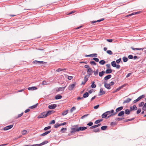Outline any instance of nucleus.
<instances>
[{"label":"nucleus","instance_id":"obj_47","mask_svg":"<svg viewBox=\"0 0 146 146\" xmlns=\"http://www.w3.org/2000/svg\"><path fill=\"white\" fill-rule=\"evenodd\" d=\"M27 130H24L22 131V133L23 135H25L27 133Z\"/></svg>","mask_w":146,"mask_h":146},{"label":"nucleus","instance_id":"obj_23","mask_svg":"<svg viewBox=\"0 0 146 146\" xmlns=\"http://www.w3.org/2000/svg\"><path fill=\"white\" fill-rule=\"evenodd\" d=\"M28 89V90H36L37 89V88L35 87H32L29 88Z\"/></svg>","mask_w":146,"mask_h":146},{"label":"nucleus","instance_id":"obj_50","mask_svg":"<svg viewBox=\"0 0 146 146\" xmlns=\"http://www.w3.org/2000/svg\"><path fill=\"white\" fill-rule=\"evenodd\" d=\"M66 129H67L66 128H63L61 129V131L63 133L64 132V131H66Z\"/></svg>","mask_w":146,"mask_h":146},{"label":"nucleus","instance_id":"obj_52","mask_svg":"<svg viewBox=\"0 0 146 146\" xmlns=\"http://www.w3.org/2000/svg\"><path fill=\"white\" fill-rule=\"evenodd\" d=\"M93 123L92 122H90L87 124V125L89 126H91L93 125Z\"/></svg>","mask_w":146,"mask_h":146},{"label":"nucleus","instance_id":"obj_29","mask_svg":"<svg viewBox=\"0 0 146 146\" xmlns=\"http://www.w3.org/2000/svg\"><path fill=\"white\" fill-rule=\"evenodd\" d=\"M131 48L133 50H143V48H134L132 47H131Z\"/></svg>","mask_w":146,"mask_h":146},{"label":"nucleus","instance_id":"obj_39","mask_svg":"<svg viewBox=\"0 0 146 146\" xmlns=\"http://www.w3.org/2000/svg\"><path fill=\"white\" fill-rule=\"evenodd\" d=\"M107 53L109 54L112 55L113 54V53L112 51L110 50H108L107 51Z\"/></svg>","mask_w":146,"mask_h":146},{"label":"nucleus","instance_id":"obj_22","mask_svg":"<svg viewBox=\"0 0 146 146\" xmlns=\"http://www.w3.org/2000/svg\"><path fill=\"white\" fill-rule=\"evenodd\" d=\"M62 98V96L61 95H57L55 97V99L56 100H58L61 99Z\"/></svg>","mask_w":146,"mask_h":146},{"label":"nucleus","instance_id":"obj_11","mask_svg":"<svg viewBox=\"0 0 146 146\" xmlns=\"http://www.w3.org/2000/svg\"><path fill=\"white\" fill-rule=\"evenodd\" d=\"M78 128H74L72 129V130L71 131V132L72 133H74L76 131H78Z\"/></svg>","mask_w":146,"mask_h":146},{"label":"nucleus","instance_id":"obj_45","mask_svg":"<svg viewBox=\"0 0 146 146\" xmlns=\"http://www.w3.org/2000/svg\"><path fill=\"white\" fill-rule=\"evenodd\" d=\"M75 109H76V108L74 106L73 107H72L71 108V109L70 110V112H73V111L74 110H75Z\"/></svg>","mask_w":146,"mask_h":146},{"label":"nucleus","instance_id":"obj_35","mask_svg":"<svg viewBox=\"0 0 146 146\" xmlns=\"http://www.w3.org/2000/svg\"><path fill=\"white\" fill-rule=\"evenodd\" d=\"M107 127V126H102L101 127V129L102 130H106Z\"/></svg>","mask_w":146,"mask_h":146},{"label":"nucleus","instance_id":"obj_37","mask_svg":"<svg viewBox=\"0 0 146 146\" xmlns=\"http://www.w3.org/2000/svg\"><path fill=\"white\" fill-rule=\"evenodd\" d=\"M37 106V104H36L35 105H33L32 106H30L29 107V108L31 109H33V108H35Z\"/></svg>","mask_w":146,"mask_h":146},{"label":"nucleus","instance_id":"obj_19","mask_svg":"<svg viewBox=\"0 0 146 146\" xmlns=\"http://www.w3.org/2000/svg\"><path fill=\"white\" fill-rule=\"evenodd\" d=\"M104 20V19H101L98 20L97 21H91V23H96L97 22H101V21H103Z\"/></svg>","mask_w":146,"mask_h":146},{"label":"nucleus","instance_id":"obj_57","mask_svg":"<svg viewBox=\"0 0 146 146\" xmlns=\"http://www.w3.org/2000/svg\"><path fill=\"white\" fill-rule=\"evenodd\" d=\"M99 105H98L94 106V109H98V107H99Z\"/></svg>","mask_w":146,"mask_h":146},{"label":"nucleus","instance_id":"obj_17","mask_svg":"<svg viewBox=\"0 0 146 146\" xmlns=\"http://www.w3.org/2000/svg\"><path fill=\"white\" fill-rule=\"evenodd\" d=\"M54 112L53 111H49L46 112V114L47 116L48 115L51 114L52 113H54Z\"/></svg>","mask_w":146,"mask_h":146},{"label":"nucleus","instance_id":"obj_4","mask_svg":"<svg viewBox=\"0 0 146 146\" xmlns=\"http://www.w3.org/2000/svg\"><path fill=\"white\" fill-rule=\"evenodd\" d=\"M13 126V125H11L5 127L3 129L4 130H7L11 128Z\"/></svg>","mask_w":146,"mask_h":146},{"label":"nucleus","instance_id":"obj_64","mask_svg":"<svg viewBox=\"0 0 146 146\" xmlns=\"http://www.w3.org/2000/svg\"><path fill=\"white\" fill-rule=\"evenodd\" d=\"M142 110L144 111H146V107L143 106V107Z\"/></svg>","mask_w":146,"mask_h":146},{"label":"nucleus","instance_id":"obj_54","mask_svg":"<svg viewBox=\"0 0 146 146\" xmlns=\"http://www.w3.org/2000/svg\"><path fill=\"white\" fill-rule=\"evenodd\" d=\"M141 110L140 109H139L138 110H137V114H139V113H140L141 112Z\"/></svg>","mask_w":146,"mask_h":146},{"label":"nucleus","instance_id":"obj_55","mask_svg":"<svg viewBox=\"0 0 146 146\" xmlns=\"http://www.w3.org/2000/svg\"><path fill=\"white\" fill-rule=\"evenodd\" d=\"M128 58L129 59H132L133 58V56L132 55H130L128 56Z\"/></svg>","mask_w":146,"mask_h":146},{"label":"nucleus","instance_id":"obj_21","mask_svg":"<svg viewBox=\"0 0 146 146\" xmlns=\"http://www.w3.org/2000/svg\"><path fill=\"white\" fill-rule=\"evenodd\" d=\"M111 77V75H109L105 77L104 79L105 80H106L110 79Z\"/></svg>","mask_w":146,"mask_h":146},{"label":"nucleus","instance_id":"obj_51","mask_svg":"<svg viewBox=\"0 0 146 146\" xmlns=\"http://www.w3.org/2000/svg\"><path fill=\"white\" fill-rule=\"evenodd\" d=\"M121 60V58H120L119 59L117 60H116V63L118 64L120 62Z\"/></svg>","mask_w":146,"mask_h":146},{"label":"nucleus","instance_id":"obj_31","mask_svg":"<svg viewBox=\"0 0 146 146\" xmlns=\"http://www.w3.org/2000/svg\"><path fill=\"white\" fill-rule=\"evenodd\" d=\"M99 63L100 64L104 65L105 63V61L104 60H102L100 61Z\"/></svg>","mask_w":146,"mask_h":146},{"label":"nucleus","instance_id":"obj_63","mask_svg":"<svg viewBox=\"0 0 146 146\" xmlns=\"http://www.w3.org/2000/svg\"><path fill=\"white\" fill-rule=\"evenodd\" d=\"M84 67L85 68H90V67H89V66L88 65H86L84 66Z\"/></svg>","mask_w":146,"mask_h":146},{"label":"nucleus","instance_id":"obj_13","mask_svg":"<svg viewBox=\"0 0 146 146\" xmlns=\"http://www.w3.org/2000/svg\"><path fill=\"white\" fill-rule=\"evenodd\" d=\"M105 87L108 89H110L111 88L110 84H108L106 83L104 84Z\"/></svg>","mask_w":146,"mask_h":146},{"label":"nucleus","instance_id":"obj_26","mask_svg":"<svg viewBox=\"0 0 146 146\" xmlns=\"http://www.w3.org/2000/svg\"><path fill=\"white\" fill-rule=\"evenodd\" d=\"M105 73V72L104 71H102L99 73V76L100 77H102L103 75Z\"/></svg>","mask_w":146,"mask_h":146},{"label":"nucleus","instance_id":"obj_34","mask_svg":"<svg viewBox=\"0 0 146 146\" xmlns=\"http://www.w3.org/2000/svg\"><path fill=\"white\" fill-rule=\"evenodd\" d=\"M107 115L106 113V112H105L102 115V117L103 118H105L107 117Z\"/></svg>","mask_w":146,"mask_h":146},{"label":"nucleus","instance_id":"obj_43","mask_svg":"<svg viewBox=\"0 0 146 146\" xmlns=\"http://www.w3.org/2000/svg\"><path fill=\"white\" fill-rule=\"evenodd\" d=\"M94 74L96 75L98 74V69H97L96 71H94Z\"/></svg>","mask_w":146,"mask_h":146},{"label":"nucleus","instance_id":"obj_7","mask_svg":"<svg viewBox=\"0 0 146 146\" xmlns=\"http://www.w3.org/2000/svg\"><path fill=\"white\" fill-rule=\"evenodd\" d=\"M87 128L86 127H81L78 128V129L77 130L78 131H83Z\"/></svg>","mask_w":146,"mask_h":146},{"label":"nucleus","instance_id":"obj_59","mask_svg":"<svg viewBox=\"0 0 146 146\" xmlns=\"http://www.w3.org/2000/svg\"><path fill=\"white\" fill-rule=\"evenodd\" d=\"M133 119H134V118H132L131 119H126L125 120V121L127 122L128 121H132V120H133Z\"/></svg>","mask_w":146,"mask_h":146},{"label":"nucleus","instance_id":"obj_27","mask_svg":"<svg viewBox=\"0 0 146 146\" xmlns=\"http://www.w3.org/2000/svg\"><path fill=\"white\" fill-rule=\"evenodd\" d=\"M89 95V94L88 93V92H86L83 94V97L84 98H86V97H88Z\"/></svg>","mask_w":146,"mask_h":146},{"label":"nucleus","instance_id":"obj_1","mask_svg":"<svg viewBox=\"0 0 146 146\" xmlns=\"http://www.w3.org/2000/svg\"><path fill=\"white\" fill-rule=\"evenodd\" d=\"M47 116L46 112H44L42 113L40 115L38 116V118H43Z\"/></svg>","mask_w":146,"mask_h":146},{"label":"nucleus","instance_id":"obj_24","mask_svg":"<svg viewBox=\"0 0 146 146\" xmlns=\"http://www.w3.org/2000/svg\"><path fill=\"white\" fill-rule=\"evenodd\" d=\"M51 132V131H47L45 132V133H44L41 134V136H45V135H47V134H48L49 133H50Z\"/></svg>","mask_w":146,"mask_h":146},{"label":"nucleus","instance_id":"obj_42","mask_svg":"<svg viewBox=\"0 0 146 146\" xmlns=\"http://www.w3.org/2000/svg\"><path fill=\"white\" fill-rule=\"evenodd\" d=\"M144 104V102H142L141 103L139 104V107H141L143 106Z\"/></svg>","mask_w":146,"mask_h":146},{"label":"nucleus","instance_id":"obj_10","mask_svg":"<svg viewBox=\"0 0 146 146\" xmlns=\"http://www.w3.org/2000/svg\"><path fill=\"white\" fill-rule=\"evenodd\" d=\"M125 86H126V84H124V85H122L119 88H117L116 90L115 91H114L113 92H117V91H119V90L121 89V88H122L123 87H124Z\"/></svg>","mask_w":146,"mask_h":146},{"label":"nucleus","instance_id":"obj_30","mask_svg":"<svg viewBox=\"0 0 146 146\" xmlns=\"http://www.w3.org/2000/svg\"><path fill=\"white\" fill-rule=\"evenodd\" d=\"M130 110H129L128 109H126L125 111V113L127 115H129L130 113Z\"/></svg>","mask_w":146,"mask_h":146},{"label":"nucleus","instance_id":"obj_33","mask_svg":"<svg viewBox=\"0 0 146 146\" xmlns=\"http://www.w3.org/2000/svg\"><path fill=\"white\" fill-rule=\"evenodd\" d=\"M68 110H66L63 111L62 113V115H66L68 113Z\"/></svg>","mask_w":146,"mask_h":146},{"label":"nucleus","instance_id":"obj_6","mask_svg":"<svg viewBox=\"0 0 146 146\" xmlns=\"http://www.w3.org/2000/svg\"><path fill=\"white\" fill-rule=\"evenodd\" d=\"M57 106L56 104H53L48 106V108L50 109H54L56 108Z\"/></svg>","mask_w":146,"mask_h":146},{"label":"nucleus","instance_id":"obj_44","mask_svg":"<svg viewBox=\"0 0 146 146\" xmlns=\"http://www.w3.org/2000/svg\"><path fill=\"white\" fill-rule=\"evenodd\" d=\"M100 131V129H96L93 130V131L94 132H97Z\"/></svg>","mask_w":146,"mask_h":146},{"label":"nucleus","instance_id":"obj_28","mask_svg":"<svg viewBox=\"0 0 146 146\" xmlns=\"http://www.w3.org/2000/svg\"><path fill=\"white\" fill-rule=\"evenodd\" d=\"M95 82H92V84L91 85V87L93 88H94L96 87V85L94 84Z\"/></svg>","mask_w":146,"mask_h":146},{"label":"nucleus","instance_id":"obj_40","mask_svg":"<svg viewBox=\"0 0 146 146\" xmlns=\"http://www.w3.org/2000/svg\"><path fill=\"white\" fill-rule=\"evenodd\" d=\"M90 63L92 65H96V63L94 61H91L90 62Z\"/></svg>","mask_w":146,"mask_h":146},{"label":"nucleus","instance_id":"obj_8","mask_svg":"<svg viewBox=\"0 0 146 146\" xmlns=\"http://www.w3.org/2000/svg\"><path fill=\"white\" fill-rule=\"evenodd\" d=\"M93 71L92 68H89L88 69L87 72L89 75H91L92 74V73L93 72Z\"/></svg>","mask_w":146,"mask_h":146},{"label":"nucleus","instance_id":"obj_15","mask_svg":"<svg viewBox=\"0 0 146 146\" xmlns=\"http://www.w3.org/2000/svg\"><path fill=\"white\" fill-rule=\"evenodd\" d=\"M131 100V99L130 98H127L126 100H124L123 103L124 104L129 102Z\"/></svg>","mask_w":146,"mask_h":146},{"label":"nucleus","instance_id":"obj_3","mask_svg":"<svg viewBox=\"0 0 146 146\" xmlns=\"http://www.w3.org/2000/svg\"><path fill=\"white\" fill-rule=\"evenodd\" d=\"M33 63L36 64L40 65L42 64H44L45 62L43 61H39L37 60H35L33 62Z\"/></svg>","mask_w":146,"mask_h":146},{"label":"nucleus","instance_id":"obj_62","mask_svg":"<svg viewBox=\"0 0 146 146\" xmlns=\"http://www.w3.org/2000/svg\"><path fill=\"white\" fill-rule=\"evenodd\" d=\"M106 40L108 42H112V41H113V40L111 39H106Z\"/></svg>","mask_w":146,"mask_h":146},{"label":"nucleus","instance_id":"obj_56","mask_svg":"<svg viewBox=\"0 0 146 146\" xmlns=\"http://www.w3.org/2000/svg\"><path fill=\"white\" fill-rule=\"evenodd\" d=\"M88 78H87L86 77V76H85L84 77V81L85 82H86L88 81Z\"/></svg>","mask_w":146,"mask_h":146},{"label":"nucleus","instance_id":"obj_49","mask_svg":"<svg viewBox=\"0 0 146 146\" xmlns=\"http://www.w3.org/2000/svg\"><path fill=\"white\" fill-rule=\"evenodd\" d=\"M93 60H95L96 62H98L99 61V60L98 58H94L93 59Z\"/></svg>","mask_w":146,"mask_h":146},{"label":"nucleus","instance_id":"obj_2","mask_svg":"<svg viewBox=\"0 0 146 146\" xmlns=\"http://www.w3.org/2000/svg\"><path fill=\"white\" fill-rule=\"evenodd\" d=\"M76 85L75 84H70L68 86V89L69 90H72L75 88Z\"/></svg>","mask_w":146,"mask_h":146},{"label":"nucleus","instance_id":"obj_53","mask_svg":"<svg viewBox=\"0 0 146 146\" xmlns=\"http://www.w3.org/2000/svg\"><path fill=\"white\" fill-rule=\"evenodd\" d=\"M89 115L88 114H86V115H84L83 116H82L81 117V119H84V118H85V117H86L88 115Z\"/></svg>","mask_w":146,"mask_h":146},{"label":"nucleus","instance_id":"obj_46","mask_svg":"<svg viewBox=\"0 0 146 146\" xmlns=\"http://www.w3.org/2000/svg\"><path fill=\"white\" fill-rule=\"evenodd\" d=\"M51 128V127L50 126H48V127H45L44 129V130H47L48 129H49Z\"/></svg>","mask_w":146,"mask_h":146},{"label":"nucleus","instance_id":"obj_36","mask_svg":"<svg viewBox=\"0 0 146 146\" xmlns=\"http://www.w3.org/2000/svg\"><path fill=\"white\" fill-rule=\"evenodd\" d=\"M122 59L124 62H127L128 60L127 58L125 57H123L122 58Z\"/></svg>","mask_w":146,"mask_h":146},{"label":"nucleus","instance_id":"obj_14","mask_svg":"<svg viewBox=\"0 0 146 146\" xmlns=\"http://www.w3.org/2000/svg\"><path fill=\"white\" fill-rule=\"evenodd\" d=\"M86 57H97V54H93L87 55L86 56Z\"/></svg>","mask_w":146,"mask_h":146},{"label":"nucleus","instance_id":"obj_9","mask_svg":"<svg viewBox=\"0 0 146 146\" xmlns=\"http://www.w3.org/2000/svg\"><path fill=\"white\" fill-rule=\"evenodd\" d=\"M105 93V92L103 90L102 88H101L100 89L99 95H102L104 94Z\"/></svg>","mask_w":146,"mask_h":146},{"label":"nucleus","instance_id":"obj_5","mask_svg":"<svg viewBox=\"0 0 146 146\" xmlns=\"http://www.w3.org/2000/svg\"><path fill=\"white\" fill-rule=\"evenodd\" d=\"M130 111L136 110L137 109V108L136 105H134L132 106H131L130 107Z\"/></svg>","mask_w":146,"mask_h":146},{"label":"nucleus","instance_id":"obj_61","mask_svg":"<svg viewBox=\"0 0 146 146\" xmlns=\"http://www.w3.org/2000/svg\"><path fill=\"white\" fill-rule=\"evenodd\" d=\"M124 119V118H118L117 119V120L119 121H121V120H122V119Z\"/></svg>","mask_w":146,"mask_h":146},{"label":"nucleus","instance_id":"obj_25","mask_svg":"<svg viewBox=\"0 0 146 146\" xmlns=\"http://www.w3.org/2000/svg\"><path fill=\"white\" fill-rule=\"evenodd\" d=\"M111 65L112 66L115 67L116 66V64L115 61H114L111 62Z\"/></svg>","mask_w":146,"mask_h":146},{"label":"nucleus","instance_id":"obj_41","mask_svg":"<svg viewBox=\"0 0 146 146\" xmlns=\"http://www.w3.org/2000/svg\"><path fill=\"white\" fill-rule=\"evenodd\" d=\"M60 126V124H59V123H56V124L54 125V127L55 128H57L58 127H59Z\"/></svg>","mask_w":146,"mask_h":146},{"label":"nucleus","instance_id":"obj_38","mask_svg":"<svg viewBox=\"0 0 146 146\" xmlns=\"http://www.w3.org/2000/svg\"><path fill=\"white\" fill-rule=\"evenodd\" d=\"M102 121V119H99L96 120L95 122V123L96 124H98L100 122Z\"/></svg>","mask_w":146,"mask_h":146},{"label":"nucleus","instance_id":"obj_18","mask_svg":"<svg viewBox=\"0 0 146 146\" xmlns=\"http://www.w3.org/2000/svg\"><path fill=\"white\" fill-rule=\"evenodd\" d=\"M112 72V70L111 69H108L106 70L105 72L106 74H110Z\"/></svg>","mask_w":146,"mask_h":146},{"label":"nucleus","instance_id":"obj_48","mask_svg":"<svg viewBox=\"0 0 146 146\" xmlns=\"http://www.w3.org/2000/svg\"><path fill=\"white\" fill-rule=\"evenodd\" d=\"M48 84V83H47V82H46V81H43V82H42V84L43 85H47Z\"/></svg>","mask_w":146,"mask_h":146},{"label":"nucleus","instance_id":"obj_58","mask_svg":"<svg viewBox=\"0 0 146 146\" xmlns=\"http://www.w3.org/2000/svg\"><path fill=\"white\" fill-rule=\"evenodd\" d=\"M55 123V121L54 120H52L50 123V124H54Z\"/></svg>","mask_w":146,"mask_h":146},{"label":"nucleus","instance_id":"obj_32","mask_svg":"<svg viewBox=\"0 0 146 146\" xmlns=\"http://www.w3.org/2000/svg\"><path fill=\"white\" fill-rule=\"evenodd\" d=\"M48 143V141H45L43 142L42 143L39 144L40 146H41L42 145H44V144H45L46 143Z\"/></svg>","mask_w":146,"mask_h":146},{"label":"nucleus","instance_id":"obj_60","mask_svg":"<svg viewBox=\"0 0 146 146\" xmlns=\"http://www.w3.org/2000/svg\"><path fill=\"white\" fill-rule=\"evenodd\" d=\"M72 77L71 76H68V79L69 80H71L72 79Z\"/></svg>","mask_w":146,"mask_h":146},{"label":"nucleus","instance_id":"obj_16","mask_svg":"<svg viewBox=\"0 0 146 146\" xmlns=\"http://www.w3.org/2000/svg\"><path fill=\"white\" fill-rule=\"evenodd\" d=\"M66 88V86L64 87H60L58 89H57L56 91L58 92L60 91H62L64 90Z\"/></svg>","mask_w":146,"mask_h":146},{"label":"nucleus","instance_id":"obj_20","mask_svg":"<svg viewBox=\"0 0 146 146\" xmlns=\"http://www.w3.org/2000/svg\"><path fill=\"white\" fill-rule=\"evenodd\" d=\"M125 112L123 111H121L118 114V116H121L123 115L124 114Z\"/></svg>","mask_w":146,"mask_h":146},{"label":"nucleus","instance_id":"obj_12","mask_svg":"<svg viewBox=\"0 0 146 146\" xmlns=\"http://www.w3.org/2000/svg\"><path fill=\"white\" fill-rule=\"evenodd\" d=\"M123 109V106H121V107H118V108H117L116 109V112L115 113H114V114H116V113L119 111H120L121 110H122Z\"/></svg>","mask_w":146,"mask_h":146}]
</instances>
